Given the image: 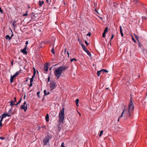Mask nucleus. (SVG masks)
Wrapping results in <instances>:
<instances>
[{
  "instance_id": "f257e3e1",
  "label": "nucleus",
  "mask_w": 147,
  "mask_h": 147,
  "mask_svg": "<svg viewBox=\"0 0 147 147\" xmlns=\"http://www.w3.org/2000/svg\"><path fill=\"white\" fill-rule=\"evenodd\" d=\"M134 109L133 103L132 101L131 98L130 102L128 105V110L126 109H124L121 115L118 118V121H119V119L120 118L123 117V114H124V116L125 117H132L133 115V112L134 111Z\"/></svg>"
},
{
  "instance_id": "f03ea898",
  "label": "nucleus",
  "mask_w": 147,
  "mask_h": 147,
  "mask_svg": "<svg viewBox=\"0 0 147 147\" xmlns=\"http://www.w3.org/2000/svg\"><path fill=\"white\" fill-rule=\"evenodd\" d=\"M68 68V67L63 65L54 71V74L57 77V79H58L59 78L62 74L63 71H65Z\"/></svg>"
},
{
  "instance_id": "7ed1b4c3",
  "label": "nucleus",
  "mask_w": 147,
  "mask_h": 147,
  "mask_svg": "<svg viewBox=\"0 0 147 147\" xmlns=\"http://www.w3.org/2000/svg\"><path fill=\"white\" fill-rule=\"evenodd\" d=\"M64 108L63 107L62 109L61 110L59 113V122L61 123L63 122L64 119Z\"/></svg>"
},
{
  "instance_id": "20e7f679",
  "label": "nucleus",
  "mask_w": 147,
  "mask_h": 147,
  "mask_svg": "<svg viewBox=\"0 0 147 147\" xmlns=\"http://www.w3.org/2000/svg\"><path fill=\"white\" fill-rule=\"evenodd\" d=\"M52 138V136L49 135H47V136H46L45 138L43 140L44 145H46L47 143L49 142L50 140Z\"/></svg>"
},
{
  "instance_id": "39448f33",
  "label": "nucleus",
  "mask_w": 147,
  "mask_h": 147,
  "mask_svg": "<svg viewBox=\"0 0 147 147\" xmlns=\"http://www.w3.org/2000/svg\"><path fill=\"white\" fill-rule=\"evenodd\" d=\"M21 71L22 70L20 69L19 71L16 72L13 76H11L10 79V82L11 83H12L13 82V80L14 78L16 77L19 73H20Z\"/></svg>"
},
{
  "instance_id": "423d86ee",
  "label": "nucleus",
  "mask_w": 147,
  "mask_h": 147,
  "mask_svg": "<svg viewBox=\"0 0 147 147\" xmlns=\"http://www.w3.org/2000/svg\"><path fill=\"white\" fill-rule=\"evenodd\" d=\"M56 83L53 81H51L50 84V88L51 90L54 89L57 86Z\"/></svg>"
},
{
  "instance_id": "0eeeda50",
  "label": "nucleus",
  "mask_w": 147,
  "mask_h": 147,
  "mask_svg": "<svg viewBox=\"0 0 147 147\" xmlns=\"http://www.w3.org/2000/svg\"><path fill=\"white\" fill-rule=\"evenodd\" d=\"M31 15L32 20H33V21H37L38 20V18L37 17V14H35L34 12H32Z\"/></svg>"
},
{
  "instance_id": "6e6552de",
  "label": "nucleus",
  "mask_w": 147,
  "mask_h": 147,
  "mask_svg": "<svg viewBox=\"0 0 147 147\" xmlns=\"http://www.w3.org/2000/svg\"><path fill=\"white\" fill-rule=\"evenodd\" d=\"M27 48V45H26L24 49L21 50V52L23 53L24 54L27 55L28 53L26 51Z\"/></svg>"
},
{
  "instance_id": "1a4fd4ad",
  "label": "nucleus",
  "mask_w": 147,
  "mask_h": 147,
  "mask_svg": "<svg viewBox=\"0 0 147 147\" xmlns=\"http://www.w3.org/2000/svg\"><path fill=\"white\" fill-rule=\"evenodd\" d=\"M11 115H9L7 113H5L3 114L1 116H0V118H5L6 116H7L8 117H11Z\"/></svg>"
},
{
  "instance_id": "9d476101",
  "label": "nucleus",
  "mask_w": 147,
  "mask_h": 147,
  "mask_svg": "<svg viewBox=\"0 0 147 147\" xmlns=\"http://www.w3.org/2000/svg\"><path fill=\"white\" fill-rule=\"evenodd\" d=\"M49 114L50 115V117L52 116V117H56L57 113L55 111H53L50 112Z\"/></svg>"
},
{
  "instance_id": "9b49d317",
  "label": "nucleus",
  "mask_w": 147,
  "mask_h": 147,
  "mask_svg": "<svg viewBox=\"0 0 147 147\" xmlns=\"http://www.w3.org/2000/svg\"><path fill=\"white\" fill-rule=\"evenodd\" d=\"M49 64L48 63H46L44 65V69L45 71H47L48 70V65Z\"/></svg>"
},
{
  "instance_id": "f8f14e48",
  "label": "nucleus",
  "mask_w": 147,
  "mask_h": 147,
  "mask_svg": "<svg viewBox=\"0 0 147 147\" xmlns=\"http://www.w3.org/2000/svg\"><path fill=\"white\" fill-rule=\"evenodd\" d=\"M21 109H24V111H26V110L27 109V105H22L20 107Z\"/></svg>"
},
{
  "instance_id": "ddd939ff",
  "label": "nucleus",
  "mask_w": 147,
  "mask_h": 147,
  "mask_svg": "<svg viewBox=\"0 0 147 147\" xmlns=\"http://www.w3.org/2000/svg\"><path fill=\"white\" fill-rule=\"evenodd\" d=\"M119 28H120V32L121 35V36L122 37H123L124 36V35H123V34L122 32V28L121 26H120Z\"/></svg>"
},
{
  "instance_id": "4468645a",
  "label": "nucleus",
  "mask_w": 147,
  "mask_h": 147,
  "mask_svg": "<svg viewBox=\"0 0 147 147\" xmlns=\"http://www.w3.org/2000/svg\"><path fill=\"white\" fill-rule=\"evenodd\" d=\"M45 118L46 121H47V122H48L49 121V115L48 114H47L46 115Z\"/></svg>"
},
{
  "instance_id": "2eb2a0df",
  "label": "nucleus",
  "mask_w": 147,
  "mask_h": 147,
  "mask_svg": "<svg viewBox=\"0 0 147 147\" xmlns=\"http://www.w3.org/2000/svg\"><path fill=\"white\" fill-rule=\"evenodd\" d=\"M103 71H100V70L99 71H97V76L98 77H99V76H100V74H103V72H102Z\"/></svg>"
},
{
  "instance_id": "dca6fc26",
  "label": "nucleus",
  "mask_w": 147,
  "mask_h": 147,
  "mask_svg": "<svg viewBox=\"0 0 147 147\" xmlns=\"http://www.w3.org/2000/svg\"><path fill=\"white\" fill-rule=\"evenodd\" d=\"M39 6L40 7L42 6V5L44 4V1H40L39 2Z\"/></svg>"
},
{
  "instance_id": "f3484780",
  "label": "nucleus",
  "mask_w": 147,
  "mask_h": 147,
  "mask_svg": "<svg viewBox=\"0 0 147 147\" xmlns=\"http://www.w3.org/2000/svg\"><path fill=\"white\" fill-rule=\"evenodd\" d=\"M9 102H10V105L11 106H12L14 105H15V104L13 103V102H14L13 101L11 100Z\"/></svg>"
},
{
  "instance_id": "a211bd4d",
  "label": "nucleus",
  "mask_w": 147,
  "mask_h": 147,
  "mask_svg": "<svg viewBox=\"0 0 147 147\" xmlns=\"http://www.w3.org/2000/svg\"><path fill=\"white\" fill-rule=\"evenodd\" d=\"M79 102V99H77L76 100V104L77 106H78V105Z\"/></svg>"
},
{
  "instance_id": "6ab92c4d",
  "label": "nucleus",
  "mask_w": 147,
  "mask_h": 147,
  "mask_svg": "<svg viewBox=\"0 0 147 147\" xmlns=\"http://www.w3.org/2000/svg\"><path fill=\"white\" fill-rule=\"evenodd\" d=\"M22 99V97L19 100V101L16 104H15L16 106H17L21 102Z\"/></svg>"
},
{
  "instance_id": "aec40b11",
  "label": "nucleus",
  "mask_w": 147,
  "mask_h": 147,
  "mask_svg": "<svg viewBox=\"0 0 147 147\" xmlns=\"http://www.w3.org/2000/svg\"><path fill=\"white\" fill-rule=\"evenodd\" d=\"M103 71L102 72H103V73H104V72L107 73L108 72V70L104 69H102L100 70V71Z\"/></svg>"
},
{
  "instance_id": "412c9836",
  "label": "nucleus",
  "mask_w": 147,
  "mask_h": 147,
  "mask_svg": "<svg viewBox=\"0 0 147 147\" xmlns=\"http://www.w3.org/2000/svg\"><path fill=\"white\" fill-rule=\"evenodd\" d=\"M0 119H1L0 120V127H1L3 125L2 122L3 119L2 118H1Z\"/></svg>"
},
{
  "instance_id": "4be33fe9",
  "label": "nucleus",
  "mask_w": 147,
  "mask_h": 147,
  "mask_svg": "<svg viewBox=\"0 0 147 147\" xmlns=\"http://www.w3.org/2000/svg\"><path fill=\"white\" fill-rule=\"evenodd\" d=\"M51 73L50 72L49 75V76H48V77L47 78V80H48L47 82H48L50 81V76H51Z\"/></svg>"
},
{
  "instance_id": "5701e85b",
  "label": "nucleus",
  "mask_w": 147,
  "mask_h": 147,
  "mask_svg": "<svg viewBox=\"0 0 147 147\" xmlns=\"http://www.w3.org/2000/svg\"><path fill=\"white\" fill-rule=\"evenodd\" d=\"M5 38L7 39H8L9 40H10L11 39V37H10L9 35H6L5 36Z\"/></svg>"
},
{
  "instance_id": "b1692460",
  "label": "nucleus",
  "mask_w": 147,
  "mask_h": 147,
  "mask_svg": "<svg viewBox=\"0 0 147 147\" xmlns=\"http://www.w3.org/2000/svg\"><path fill=\"white\" fill-rule=\"evenodd\" d=\"M86 53H87V54L88 56H89L90 57H91V53L88 51H87Z\"/></svg>"
},
{
  "instance_id": "393cba45",
  "label": "nucleus",
  "mask_w": 147,
  "mask_h": 147,
  "mask_svg": "<svg viewBox=\"0 0 147 147\" xmlns=\"http://www.w3.org/2000/svg\"><path fill=\"white\" fill-rule=\"evenodd\" d=\"M51 52L53 54H55V52L54 51V48L53 47L52 49L51 50Z\"/></svg>"
},
{
  "instance_id": "a878e982",
  "label": "nucleus",
  "mask_w": 147,
  "mask_h": 147,
  "mask_svg": "<svg viewBox=\"0 0 147 147\" xmlns=\"http://www.w3.org/2000/svg\"><path fill=\"white\" fill-rule=\"evenodd\" d=\"M81 45L83 49H85L86 48L85 45L84 44L82 43Z\"/></svg>"
},
{
  "instance_id": "bb28decb",
  "label": "nucleus",
  "mask_w": 147,
  "mask_h": 147,
  "mask_svg": "<svg viewBox=\"0 0 147 147\" xmlns=\"http://www.w3.org/2000/svg\"><path fill=\"white\" fill-rule=\"evenodd\" d=\"M73 61H77V60L75 58H73L71 59L70 60V61L71 62H72Z\"/></svg>"
},
{
  "instance_id": "cd10ccee",
  "label": "nucleus",
  "mask_w": 147,
  "mask_h": 147,
  "mask_svg": "<svg viewBox=\"0 0 147 147\" xmlns=\"http://www.w3.org/2000/svg\"><path fill=\"white\" fill-rule=\"evenodd\" d=\"M12 108H11L9 110V111H8V114H9V115H10L11 113V111H12Z\"/></svg>"
},
{
  "instance_id": "c85d7f7f",
  "label": "nucleus",
  "mask_w": 147,
  "mask_h": 147,
  "mask_svg": "<svg viewBox=\"0 0 147 147\" xmlns=\"http://www.w3.org/2000/svg\"><path fill=\"white\" fill-rule=\"evenodd\" d=\"M135 36V37L136 40H138V41H139L138 39H139V37L138 36H137L136 35L134 34Z\"/></svg>"
},
{
  "instance_id": "c756f323",
  "label": "nucleus",
  "mask_w": 147,
  "mask_h": 147,
  "mask_svg": "<svg viewBox=\"0 0 147 147\" xmlns=\"http://www.w3.org/2000/svg\"><path fill=\"white\" fill-rule=\"evenodd\" d=\"M103 130H101L100 132V135H99V137H100L101 136H102V134H103Z\"/></svg>"
},
{
  "instance_id": "7c9ffc66",
  "label": "nucleus",
  "mask_w": 147,
  "mask_h": 147,
  "mask_svg": "<svg viewBox=\"0 0 147 147\" xmlns=\"http://www.w3.org/2000/svg\"><path fill=\"white\" fill-rule=\"evenodd\" d=\"M108 27H106L105 30H104V32H105L106 33V32H107V30H108Z\"/></svg>"
},
{
  "instance_id": "2f4dec72",
  "label": "nucleus",
  "mask_w": 147,
  "mask_h": 147,
  "mask_svg": "<svg viewBox=\"0 0 147 147\" xmlns=\"http://www.w3.org/2000/svg\"><path fill=\"white\" fill-rule=\"evenodd\" d=\"M40 93V92L38 91L37 92V95L38 97V98H40V95L39 94Z\"/></svg>"
},
{
  "instance_id": "473e14b6",
  "label": "nucleus",
  "mask_w": 147,
  "mask_h": 147,
  "mask_svg": "<svg viewBox=\"0 0 147 147\" xmlns=\"http://www.w3.org/2000/svg\"><path fill=\"white\" fill-rule=\"evenodd\" d=\"M44 96H46V95H47V93L46 92V90H44Z\"/></svg>"
},
{
  "instance_id": "72a5a7b5",
  "label": "nucleus",
  "mask_w": 147,
  "mask_h": 147,
  "mask_svg": "<svg viewBox=\"0 0 147 147\" xmlns=\"http://www.w3.org/2000/svg\"><path fill=\"white\" fill-rule=\"evenodd\" d=\"M28 12V11H27L24 14H23V16H26L28 15V12Z\"/></svg>"
},
{
  "instance_id": "f704fd0d",
  "label": "nucleus",
  "mask_w": 147,
  "mask_h": 147,
  "mask_svg": "<svg viewBox=\"0 0 147 147\" xmlns=\"http://www.w3.org/2000/svg\"><path fill=\"white\" fill-rule=\"evenodd\" d=\"M33 78H32L30 79V82L32 83L33 81Z\"/></svg>"
},
{
  "instance_id": "c9c22d12",
  "label": "nucleus",
  "mask_w": 147,
  "mask_h": 147,
  "mask_svg": "<svg viewBox=\"0 0 147 147\" xmlns=\"http://www.w3.org/2000/svg\"><path fill=\"white\" fill-rule=\"evenodd\" d=\"M106 33L104 32L102 34V37H105V34Z\"/></svg>"
},
{
  "instance_id": "e433bc0d",
  "label": "nucleus",
  "mask_w": 147,
  "mask_h": 147,
  "mask_svg": "<svg viewBox=\"0 0 147 147\" xmlns=\"http://www.w3.org/2000/svg\"><path fill=\"white\" fill-rule=\"evenodd\" d=\"M16 22H17L16 21V20L14 21L13 22L12 25H14V24H15V23H16Z\"/></svg>"
},
{
  "instance_id": "4c0bfd02",
  "label": "nucleus",
  "mask_w": 147,
  "mask_h": 147,
  "mask_svg": "<svg viewBox=\"0 0 147 147\" xmlns=\"http://www.w3.org/2000/svg\"><path fill=\"white\" fill-rule=\"evenodd\" d=\"M64 143L63 142L61 144V147H66L64 146Z\"/></svg>"
},
{
  "instance_id": "58836bf2",
  "label": "nucleus",
  "mask_w": 147,
  "mask_h": 147,
  "mask_svg": "<svg viewBox=\"0 0 147 147\" xmlns=\"http://www.w3.org/2000/svg\"><path fill=\"white\" fill-rule=\"evenodd\" d=\"M85 43L86 45L87 46H88V45L89 44V43H88L87 41L86 40H85Z\"/></svg>"
},
{
  "instance_id": "ea45409f",
  "label": "nucleus",
  "mask_w": 147,
  "mask_h": 147,
  "mask_svg": "<svg viewBox=\"0 0 147 147\" xmlns=\"http://www.w3.org/2000/svg\"><path fill=\"white\" fill-rule=\"evenodd\" d=\"M132 39L133 40V41H134V42H136V40H135V39H134V37L132 36Z\"/></svg>"
},
{
  "instance_id": "a19ab883",
  "label": "nucleus",
  "mask_w": 147,
  "mask_h": 147,
  "mask_svg": "<svg viewBox=\"0 0 147 147\" xmlns=\"http://www.w3.org/2000/svg\"><path fill=\"white\" fill-rule=\"evenodd\" d=\"M5 138L3 137H0V139L2 140H4Z\"/></svg>"
},
{
  "instance_id": "79ce46f5",
  "label": "nucleus",
  "mask_w": 147,
  "mask_h": 147,
  "mask_svg": "<svg viewBox=\"0 0 147 147\" xmlns=\"http://www.w3.org/2000/svg\"><path fill=\"white\" fill-rule=\"evenodd\" d=\"M28 85L30 87H32V83L30 82V85Z\"/></svg>"
},
{
  "instance_id": "37998d69",
  "label": "nucleus",
  "mask_w": 147,
  "mask_h": 147,
  "mask_svg": "<svg viewBox=\"0 0 147 147\" xmlns=\"http://www.w3.org/2000/svg\"><path fill=\"white\" fill-rule=\"evenodd\" d=\"M91 33L90 32H89L88 34H87V36H90L91 34Z\"/></svg>"
},
{
  "instance_id": "c03bdc74",
  "label": "nucleus",
  "mask_w": 147,
  "mask_h": 147,
  "mask_svg": "<svg viewBox=\"0 0 147 147\" xmlns=\"http://www.w3.org/2000/svg\"><path fill=\"white\" fill-rule=\"evenodd\" d=\"M95 11H96V12L98 14H99L100 13H99L98 12V10H97L96 9H95Z\"/></svg>"
},
{
  "instance_id": "a18cd8bd",
  "label": "nucleus",
  "mask_w": 147,
  "mask_h": 147,
  "mask_svg": "<svg viewBox=\"0 0 147 147\" xmlns=\"http://www.w3.org/2000/svg\"><path fill=\"white\" fill-rule=\"evenodd\" d=\"M114 34H113L112 36H111V40L112 39H113V38L114 37Z\"/></svg>"
},
{
  "instance_id": "49530a36",
  "label": "nucleus",
  "mask_w": 147,
  "mask_h": 147,
  "mask_svg": "<svg viewBox=\"0 0 147 147\" xmlns=\"http://www.w3.org/2000/svg\"><path fill=\"white\" fill-rule=\"evenodd\" d=\"M14 101V102H17L16 100V97L14 98V101Z\"/></svg>"
},
{
  "instance_id": "de8ad7c7",
  "label": "nucleus",
  "mask_w": 147,
  "mask_h": 147,
  "mask_svg": "<svg viewBox=\"0 0 147 147\" xmlns=\"http://www.w3.org/2000/svg\"><path fill=\"white\" fill-rule=\"evenodd\" d=\"M35 75H36V74H33V75L32 76V78L34 79V78L35 77Z\"/></svg>"
},
{
  "instance_id": "09e8293b",
  "label": "nucleus",
  "mask_w": 147,
  "mask_h": 147,
  "mask_svg": "<svg viewBox=\"0 0 147 147\" xmlns=\"http://www.w3.org/2000/svg\"><path fill=\"white\" fill-rule=\"evenodd\" d=\"M138 45L139 47H141V46L140 45V43L139 41H138Z\"/></svg>"
},
{
  "instance_id": "8fccbe9b",
  "label": "nucleus",
  "mask_w": 147,
  "mask_h": 147,
  "mask_svg": "<svg viewBox=\"0 0 147 147\" xmlns=\"http://www.w3.org/2000/svg\"><path fill=\"white\" fill-rule=\"evenodd\" d=\"M84 50L86 52L88 50V49L86 48L85 49H84Z\"/></svg>"
},
{
  "instance_id": "3c124183",
  "label": "nucleus",
  "mask_w": 147,
  "mask_h": 147,
  "mask_svg": "<svg viewBox=\"0 0 147 147\" xmlns=\"http://www.w3.org/2000/svg\"><path fill=\"white\" fill-rule=\"evenodd\" d=\"M41 127L40 126H38V130H40V129Z\"/></svg>"
},
{
  "instance_id": "603ef678",
  "label": "nucleus",
  "mask_w": 147,
  "mask_h": 147,
  "mask_svg": "<svg viewBox=\"0 0 147 147\" xmlns=\"http://www.w3.org/2000/svg\"><path fill=\"white\" fill-rule=\"evenodd\" d=\"M11 32L12 33V34H11V36L10 37H11H11L13 36V32H12V31L11 30Z\"/></svg>"
},
{
  "instance_id": "864d4df0",
  "label": "nucleus",
  "mask_w": 147,
  "mask_h": 147,
  "mask_svg": "<svg viewBox=\"0 0 147 147\" xmlns=\"http://www.w3.org/2000/svg\"><path fill=\"white\" fill-rule=\"evenodd\" d=\"M142 18L144 19H146L147 18V17L145 16H143L142 17Z\"/></svg>"
},
{
  "instance_id": "5fc2aeb1",
  "label": "nucleus",
  "mask_w": 147,
  "mask_h": 147,
  "mask_svg": "<svg viewBox=\"0 0 147 147\" xmlns=\"http://www.w3.org/2000/svg\"><path fill=\"white\" fill-rule=\"evenodd\" d=\"M66 50H67V49L66 48H65V49H64V53H65L66 52Z\"/></svg>"
},
{
  "instance_id": "6e6d98bb",
  "label": "nucleus",
  "mask_w": 147,
  "mask_h": 147,
  "mask_svg": "<svg viewBox=\"0 0 147 147\" xmlns=\"http://www.w3.org/2000/svg\"><path fill=\"white\" fill-rule=\"evenodd\" d=\"M61 130V128H58V131L59 132Z\"/></svg>"
},
{
  "instance_id": "4d7b16f0",
  "label": "nucleus",
  "mask_w": 147,
  "mask_h": 147,
  "mask_svg": "<svg viewBox=\"0 0 147 147\" xmlns=\"http://www.w3.org/2000/svg\"><path fill=\"white\" fill-rule=\"evenodd\" d=\"M28 41H26V45H28Z\"/></svg>"
},
{
  "instance_id": "13d9d810",
  "label": "nucleus",
  "mask_w": 147,
  "mask_h": 147,
  "mask_svg": "<svg viewBox=\"0 0 147 147\" xmlns=\"http://www.w3.org/2000/svg\"><path fill=\"white\" fill-rule=\"evenodd\" d=\"M57 126L58 128H61L60 127V124H58V125H57Z\"/></svg>"
},
{
  "instance_id": "bf43d9fd",
  "label": "nucleus",
  "mask_w": 147,
  "mask_h": 147,
  "mask_svg": "<svg viewBox=\"0 0 147 147\" xmlns=\"http://www.w3.org/2000/svg\"><path fill=\"white\" fill-rule=\"evenodd\" d=\"M36 69L34 70H33V74H36Z\"/></svg>"
},
{
  "instance_id": "052dcab7",
  "label": "nucleus",
  "mask_w": 147,
  "mask_h": 147,
  "mask_svg": "<svg viewBox=\"0 0 147 147\" xmlns=\"http://www.w3.org/2000/svg\"><path fill=\"white\" fill-rule=\"evenodd\" d=\"M67 53L68 54V57H69V53L68 51H67Z\"/></svg>"
},
{
  "instance_id": "680f3d73",
  "label": "nucleus",
  "mask_w": 147,
  "mask_h": 147,
  "mask_svg": "<svg viewBox=\"0 0 147 147\" xmlns=\"http://www.w3.org/2000/svg\"><path fill=\"white\" fill-rule=\"evenodd\" d=\"M14 27H16L17 25L16 24H14V25H13Z\"/></svg>"
},
{
  "instance_id": "e2e57ef3",
  "label": "nucleus",
  "mask_w": 147,
  "mask_h": 147,
  "mask_svg": "<svg viewBox=\"0 0 147 147\" xmlns=\"http://www.w3.org/2000/svg\"><path fill=\"white\" fill-rule=\"evenodd\" d=\"M46 2L47 3L49 4H50V3H49V0H46Z\"/></svg>"
},
{
  "instance_id": "0e129e2a",
  "label": "nucleus",
  "mask_w": 147,
  "mask_h": 147,
  "mask_svg": "<svg viewBox=\"0 0 147 147\" xmlns=\"http://www.w3.org/2000/svg\"><path fill=\"white\" fill-rule=\"evenodd\" d=\"M41 127L42 128H46V127L45 126H42Z\"/></svg>"
},
{
  "instance_id": "69168bd1",
  "label": "nucleus",
  "mask_w": 147,
  "mask_h": 147,
  "mask_svg": "<svg viewBox=\"0 0 147 147\" xmlns=\"http://www.w3.org/2000/svg\"><path fill=\"white\" fill-rule=\"evenodd\" d=\"M26 101H25L23 103V105H26Z\"/></svg>"
},
{
  "instance_id": "338daca9",
  "label": "nucleus",
  "mask_w": 147,
  "mask_h": 147,
  "mask_svg": "<svg viewBox=\"0 0 147 147\" xmlns=\"http://www.w3.org/2000/svg\"><path fill=\"white\" fill-rule=\"evenodd\" d=\"M28 9H30V5L28 6Z\"/></svg>"
},
{
  "instance_id": "774afa93",
  "label": "nucleus",
  "mask_w": 147,
  "mask_h": 147,
  "mask_svg": "<svg viewBox=\"0 0 147 147\" xmlns=\"http://www.w3.org/2000/svg\"><path fill=\"white\" fill-rule=\"evenodd\" d=\"M50 94V93L49 92H48L47 93V95H48L49 94Z\"/></svg>"
}]
</instances>
